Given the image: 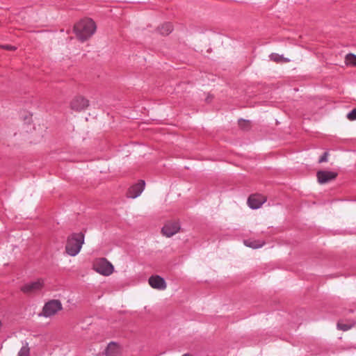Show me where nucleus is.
<instances>
[{"label":"nucleus","mask_w":356,"mask_h":356,"mask_svg":"<svg viewBox=\"0 0 356 356\" xmlns=\"http://www.w3.org/2000/svg\"><path fill=\"white\" fill-rule=\"evenodd\" d=\"M95 22L90 18L81 19L74 26L76 37L82 42L90 38L96 31Z\"/></svg>","instance_id":"nucleus-1"},{"label":"nucleus","mask_w":356,"mask_h":356,"mask_svg":"<svg viewBox=\"0 0 356 356\" xmlns=\"http://www.w3.org/2000/svg\"><path fill=\"white\" fill-rule=\"evenodd\" d=\"M83 243L84 234L82 232L72 234L68 236L66 242V253L72 257L77 255L79 253Z\"/></svg>","instance_id":"nucleus-2"},{"label":"nucleus","mask_w":356,"mask_h":356,"mask_svg":"<svg viewBox=\"0 0 356 356\" xmlns=\"http://www.w3.org/2000/svg\"><path fill=\"white\" fill-rule=\"evenodd\" d=\"M63 309L62 304L58 300H51L46 302L42 309V313L40 316L45 318L55 315L58 311Z\"/></svg>","instance_id":"nucleus-3"},{"label":"nucleus","mask_w":356,"mask_h":356,"mask_svg":"<svg viewBox=\"0 0 356 356\" xmlns=\"http://www.w3.org/2000/svg\"><path fill=\"white\" fill-rule=\"evenodd\" d=\"M94 269L101 275L108 276L113 272V266L106 259L101 258L94 264Z\"/></svg>","instance_id":"nucleus-4"},{"label":"nucleus","mask_w":356,"mask_h":356,"mask_svg":"<svg viewBox=\"0 0 356 356\" xmlns=\"http://www.w3.org/2000/svg\"><path fill=\"white\" fill-rule=\"evenodd\" d=\"M89 105V101L86 98L78 96L76 97L71 102V108L76 111H81L86 109Z\"/></svg>","instance_id":"nucleus-5"},{"label":"nucleus","mask_w":356,"mask_h":356,"mask_svg":"<svg viewBox=\"0 0 356 356\" xmlns=\"http://www.w3.org/2000/svg\"><path fill=\"white\" fill-rule=\"evenodd\" d=\"M145 181L140 180L138 183L134 184L131 186L127 192V196L130 198H136L138 197L143 191L145 188Z\"/></svg>","instance_id":"nucleus-6"},{"label":"nucleus","mask_w":356,"mask_h":356,"mask_svg":"<svg viewBox=\"0 0 356 356\" xmlns=\"http://www.w3.org/2000/svg\"><path fill=\"white\" fill-rule=\"evenodd\" d=\"M180 229V225L177 222L166 223L162 228V233L167 237H170L177 233Z\"/></svg>","instance_id":"nucleus-7"},{"label":"nucleus","mask_w":356,"mask_h":356,"mask_svg":"<svg viewBox=\"0 0 356 356\" xmlns=\"http://www.w3.org/2000/svg\"><path fill=\"white\" fill-rule=\"evenodd\" d=\"M320 184H326L337 177V173L332 171L320 170L316 174Z\"/></svg>","instance_id":"nucleus-8"},{"label":"nucleus","mask_w":356,"mask_h":356,"mask_svg":"<svg viewBox=\"0 0 356 356\" xmlns=\"http://www.w3.org/2000/svg\"><path fill=\"white\" fill-rule=\"evenodd\" d=\"M148 282L153 289L164 290L167 287L165 280L159 275H152Z\"/></svg>","instance_id":"nucleus-9"},{"label":"nucleus","mask_w":356,"mask_h":356,"mask_svg":"<svg viewBox=\"0 0 356 356\" xmlns=\"http://www.w3.org/2000/svg\"><path fill=\"white\" fill-rule=\"evenodd\" d=\"M42 281L38 280L37 281L25 284L22 286L21 290L25 293H31L39 291L42 287Z\"/></svg>","instance_id":"nucleus-10"},{"label":"nucleus","mask_w":356,"mask_h":356,"mask_svg":"<svg viewBox=\"0 0 356 356\" xmlns=\"http://www.w3.org/2000/svg\"><path fill=\"white\" fill-rule=\"evenodd\" d=\"M266 202V199L259 195H252L248 199V204L252 209H257Z\"/></svg>","instance_id":"nucleus-11"},{"label":"nucleus","mask_w":356,"mask_h":356,"mask_svg":"<svg viewBox=\"0 0 356 356\" xmlns=\"http://www.w3.org/2000/svg\"><path fill=\"white\" fill-rule=\"evenodd\" d=\"M119 354V347L115 342L111 341L105 349L106 356H118Z\"/></svg>","instance_id":"nucleus-12"},{"label":"nucleus","mask_w":356,"mask_h":356,"mask_svg":"<svg viewBox=\"0 0 356 356\" xmlns=\"http://www.w3.org/2000/svg\"><path fill=\"white\" fill-rule=\"evenodd\" d=\"M173 30V26L170 22H166L162 24L158 29V31L161 35H168L170 34Z\"/></svg>","instance_id":"nucleus-13"},{"label":"nucleus","mask_w":356,"mask_h":356,"mask_svg":"<svg viewBox=\"0 0 356 356\" xmlns=\"http://www.w3.org/2000/svg\"><path fill=\"white\" fill-rule=\"evenodd\" d=\"M244 244L247 247L257 249L261 248L264 243H261L259 241L244 240Z\"/></svg>","instance_id":"nucleus-14"},{"label":"nucleus","mask_w":356,"mask_h":356,"mask_svg":"<svg viewBox=\"0 0 356 356\" xmlns=\"http://www.w3.org/2000/svg\"><path fill=\"white\" fill-rule=\"evenodd\" d=\"M355 323V322H351V323H348L338 322L337 323V328L339 330H341L343 331H348L354 326Z\"/></svg>","instance_id":"nucleus-15"},{"label":"nucleus","mask_w":356,"mask_h":356,"mask_svg":"<svg viewBox=\"0 0 356 356\" xmlns=\"http://www.w3.org/2000/svg\"><path fill=\"white\" fill-rule=\"evenodd\" d=\"M346 61L348 65L356 66V56L353 54H348L346 56Z\"/></svg>","instance_id":"nucleus-16"},{"label":"nucleus","mask_w":356,"mask_h":356,"mask_svg":"<svg viewBox=\"0 0 356 356\" xmlns=\"http://www.w3.org/2000/svg\"><path fill=\"white\" fill-rule=\"evenodd\" d=\"M30 354V349L28 346V343H26L24 345L22 346L21 349L19 350L18 353V356H29Z\"/></svg>","instance_id":"nucleus-17"},{"label":"nucleus","mask_w":356,"mask_h":356,"mask_svg":"<svg viewBox=\"0 0 356 356\" xmlns=\"http://www.w3.org/2000/svg\"><path fill=\"white\" fill-rule=\"evenodd\" d=\"M346 118L349 120H356V108L353 109L350 111L346 115Z\"/></svg>","instance_id":"nucleus-18"},{"label":"nucleus","mask_w":356,"mask_h":356,"mask_svg":"<svg viewBox=\"0 0 356 356\" xmlns=\"http://www.w3.org/2000/svg\"><path fill=\"white\" fill-rule=\"evenodd\" d=\"M270 57L271 60H275L276 62H279L281 60V59L283 58L282 56H280L277 54H270Z\"/></svg>","instance_id":"nucleus-19"},{"label":"nucleus","mask_w":356,"mask_h":356,"mask_svg":"<svg viewBox=\"0 0 356 356\" xmlns=\"http://www.w3.org/2000/svg\"><path fill=\"white\" fill-rule=\"evenodd\" d=\"M327 156H328V153L324 152L323 154V155L321 156V157L319 158L318 162L319 163L326 162L327 161Z\"/></svg>","instance_id":"nucleus-20"},{"label":"nucleus","mask_w":356,"mask_h":356,"mask_svg":"<svg viewBox=\"0 0 356 356\" xmlns=\"http://www.w3.org/2000/svg\"><path fill=\"white\" fill-rule=\"evenodd\" d=\"M2 47L5 49L10 50V51H14L16 49V47L15 46H12V45H9V44L3 45Z\"/></svg>","instance_id":"nucleus-21"},{"label":"nucleus","mask_w":356,"mask_h":356,"mask_svg":"<svg viewBox=\"0 0 356 356\" xmlns=\"http://www.w3.org/2000/svg\"><path fill=\"white\" fill-rule=\"evenodd\" d=\"M248 122V121H245V120H243V119H240V120H238V124H239V125H240V126H242V125H241V122Z\"/></svg>","instance_id":"nucleus-22"},{"label":"nucleus","mask_w":356,"mask_h":356,"mask_svg":"<svg viewBox=\"0 0 356 356\" xmlns=\"http://www.w3.org/2000/svg\"><path fill=\"white\" fill-rule=\"evenodd\" d=\"M182 356H191L188 353H186L184 355H183Z\"/></svg>","instance_id":"nucleus-23"}]
</instances>
